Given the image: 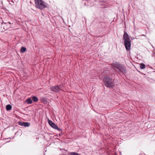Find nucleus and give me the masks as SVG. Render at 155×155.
<instances>
[{
  "label": "nucleus",
  "mask_w": 155,
  "mask_h": 155,
  "mask_svg": "<svg viewBox=\"0 0 155 155\" xmlns=\"http://www.w3.org/2000/svg\"><path fill=\"white\" fill-rule=\"evenodd\" d=\"M103 81L104 85L109 88L112 87L114 86V80L108 77H106L104 78Z\"/></svg>",
  "instance_id": "2"
},
{
  "label": "nucleus",
  "mask_w": 155,
  "mask_h": 155,
  "mask_svg": "<svg viewBox=\"0 0 155 155\" xmlns=\"http://www.w3.org/2000/svg\"><path fill=\"white\" fill-rule=\"evenodd\" d=\"M48 123L50 126L54 129L57 130L58 131H60V129L58 126L52 121L49 120Z\"/></svg>",
  "instance_id": "6"
},
{
  "label": "nucleus",
  "mask_w": 155,
  "mask_h": 155,
  "mask_svg": "<svg viewBox=\"0 0 155 155\" xmlns=\"http://www.w3.org/2000/svg\"><path fill=\"white\" fill-rule=\"evenodd\" d=\"M12 107V106L10 105V110H11V109Z\"/></svg>",
  "instance_id": "15"
},
{
  "label": "nucleus",
  "mask_w": 155,
  "mask_h": 155,
  "mask_svg": "<svg viewBox=\"0 0 155 155\" xmlns=\"http://www.w3.org/2000/svg\"><path fill=\"white\" fill-rule=\"evenodd\" d=\"M26 50V48L22 47L21 49V51L22 53H24Z\"/></svg>",
  "instance_id": "11"
},
{
  "label": "nucleus",
  "mask_w": 155,
  "mask_h": 155,
  "mask_svg": "<svg viewBox=\"0 0 155 155\" xmlns=\"http://www.w3.org/2000/svg\"><path fill=\"white\" fill-rule=\"evenodd\" d=\"M112 67L118 73L120 74L122 73L123 74L126 73V71L124 67L121 64L116 62L112 65Z\"/></svg>",
  "instance_id": "1"
},
{
  "label": "nucleus",
  "mask_w": 155,
  "mask_h": 155,
  "mask_svg": "<svg viewBox=\"0 0 155 155\" xmlns=\"http://www.w3.org/2000/svg\"><path fill=\"white\" fill-rule=\"evenodd\" d=\"M6 108L7 110H10V104H8L6 106Z\"/></svg>",
  "instance_id": "14"
},
{
  "label": "nucleus",
  "mask_w": 155,
  "mask_h": 155,
  "mask_svg": "<svg viewBox=\"0 0 155 155\" xmlns=\"http://www.w3.org/2000/svg\"><path fill=\"white\" fill-rule=\"evenodd\" d=\"M18 124L20 125L25 127H28L30 126L29 123L27 122H18Z\"/></svg>",
  "instance_id": "8"
},
{
  "label": "nucleus",
  "mask_w": 155,
  "mask_h": 155,
  "mask_svg": "<svg viewBox=\"0 0 155 155\" xmlns=\"http://www.w3.org/2000/svg\"><path fill=\"white\" fill-rule=\"evenodd\" d=\"M25 102L28 104H30L32 103V100H31V98H29L26 99Z\"/></svg>",
  "instance_id": "9"
},
{
  "label": "nucleus",
  "mask_w": 155,
  "mask_h": 155,
  "mask_svg": "<svg viewBox=\"0 0 155 155\" xmlns=\"http://www.w3.org/2000/svg\"><path fill=\"white\" fill-rule=\"evenodd\" d=\"M35 3L36 7L41 10L47 7L46 3L42 0H35Z\"/></svg>",
  "instance_id": "3"
},
{
  "label": "nucleus",
  "mask_w": 155,
  "mask_h": 155,
  "mask_svg": "<svg viewBox=\"0 0 155 155\" xmlns=\"http://www.w3.org/2000/svg\"><path fill=\"white\" fill-rule=\"evenodd\" d=\"M131 41H124V45L125 46L126 49L127 51H130L131 48Z\"/></svg>",
  "instance_id": "5"
},
{
  "label": "nucleus",
  "mask_w": 155,
  "mask_h": 155,
  "mask_svg": "<svg viewBox=\"0 0 155 155\" xmlns=\"http://www.w3.org/2000/svg\"><path fill=\"white\" fill-rule=\"evenodd\" d=\"M32 100L34 102H36L38 101V98L35 96L32 97Z\"/></svg>",
  "instance_id": "10"
},
{
  "label": "nucleus",
  "mask_w": 155,
  "mask_h": 155,
  "mask_svg": "<svg viewBox=\"0 0 155 155\" xmlns=\"http://www.w3.org/2000/svg\"><path fill=\"white\" fill-rule=\"evenodd\" d=\"M63 87V85H56L53 86L50 88L51 90L52 91H54L55 92H59L60 91Z\"/></svg>",
  "instance_id": "4"
},
{
  "label": "nucleus",
  "mask_w": 155,
  "mask_h": 155,
  "mask_svg": "<svg viewBox=\"0 0 155 155\" xmlns=\"http://www.w3.org/2000/svg\"><path fill=\"white\" fill-rule=\"evenodd\" d=\"M9 24H10V22H8Z\"/></svg>",
  "instance_id": "16"
},
{
  "label": "nucleus",
  "mask_w": 155,
  "mask_h": 155,
  "mask_svg": "<svg viewBox=\"0 0 155 155\" xmlns=\"http://www.w3.org/2000/svg\"><path fill=\"white\" fill-rule=\"evenodd\" d=\"M123 40L124 41L131 40L129 35L126 32H124L123 35Z\"/></svg>",
  "instance_id": "7"
},
{
  "label": "nucleus",
  "mask_w": 155,
  "mask_h": 155,
  "mask_svg": "<svg viewBox=\"0 0 155 155\" xmlns=\"http://www.w3.org/2000/svg\"><path fill=\"white\" fill-rule=\"evenodd\" d=\"M145 65L143 63H141L140 64V68L141 69L145 68Z\"/></svg>",
  "instance_id": "12"
},
{
  "label": "nucleus",
  "mask_w": 155,
  "mask_h": 155,
  "mask_svg": "<svg viewBox=\"0 0 155 155\" xmlns=\"http://www.w3.org/2000/svg\"><path fill=\"white\" fill-rule=\"evenodd\" d=\"M70 155H80V154L75 152H73L71 153Z\"/></svg>",
  "instance_id": "13"
}]
</instances>
